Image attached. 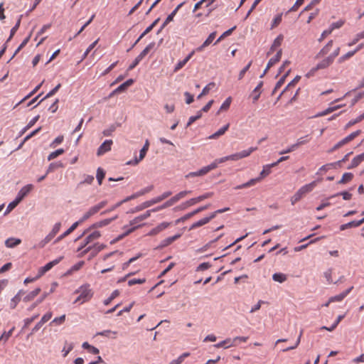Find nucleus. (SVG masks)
<instances>
[{
	"label": "nucleus",
	"mask_w": 364,
	"mask_h": 364,
	"mask_svg": "<svg viewBox=\"0 0 364 364\" xmlns=\"http://www.w3.org/2000/svg\"><path fill=\"white\" fill-rule=\"evenodd\" d=\"M75 294H79V296L76 298L74 301V304L80 302V304H83L86 301H88L93 296V291L90 288L89 284H84L80 287L75 291Z\"/></svg>",
	"instance_id": "f257e3e1"
},
{
	"label": "nucleus",
	"mask_w": 364,
	"mask_h": 364,
	"mask_svg": "<svg viewBox=\"0 0 364 364\" xmlns=\"http://www.w3.org/2000/svg\"><path fill=\"white\" fill-rule=\"evenodd\" d=\"M191 193V191H181L178 193H177L176 195H175L174 196H173L171 198H170L168 200L165 202L161 205H159L156 208H153L152 210L154 212H157V211H159L164 208H166L168 207H170V206L173 205L174 203H176L177 201H178L180 199H181L182 198L185 197L186 195H188Z\"/></svg>",
	"instance_id": "f03ea898"
},
{
	"label": "nucleus",
	"mask_w": 364,
	"mask_h": 364,
	"mask_svg": "<svg viewBox=\"0 0 364 364\" xmlns=\"http://www.w3.org/2000/svg\"><path fill=\"white\" fill-rule=\"evenodd\" d=\"M186 4V1H183L181 4H179L173 10V11L166 17L165 21L163 22L160 28L158 29L156 33L159 34L163 29L173 20L174 16L176 15L178 10Z\"/></svg>",
	"instance_id": "7ed1b4c3"
},
{
	"label": "nucleus",
	"mask_w": 364,
	"mask_h": 364,
	"mask_svg": "<svg viewBox=\"0 0 364 364\" xmlns=\"http://www.w3.org/2000/svg\"><path fill=\"white\" fill-rule=\"evenodd\" d=\"M63 259V257L60 256V257H58L57 259L48 262L43 267H41L38 270L37 277H42L45 273H46L47 272L50 270L55 265L58 264Z\"/></svg>",
	"instance_id": "20e7f679"
},
{
	"label": "nucleus",
	"mask_w": 364,
	"mask_h": 364,
	"mask_svg": "<svg viewBox=\"0 0 364 364\" xmlns=\"http://www.w3.org/2000/svg\"><path fill=\"white\" fill-rule=\"evenodd\" d=\"M101 233L100 231L95 230L89 235H87L84 240L83 242L77 248V252L81 251L84 247H85L88 244L92 242L94 240H97L100 237Z\"/></svg>",
	"instance_id": "39448f33"
},
{
	"label": "nucleus",
	"mask_w": 364,
	"mask_h": 364,
	"mask_svg": "<svg viewBox=\"0 0 364 364\" xmlns=\"http://www.w3.org/2000/svg\"><path fill=\"white\" fill-rule=\"evenodd\" d=\"M52 317V313L48 312L46 314H44L40 321H38L35 326L32 328L31 332L28 335V337L31 336L32 334L35 333L38 331L40 330V328L43 326V325L46 323L48 321H49Z\"/></svg>",
	"instance_id": "423d86ee"
},
{
	"label": "nucleus",
	"mask_w": 364,
	"mask_h": 364,
	"mask_svg": "<svg viewBox=\"0 0 364 364\" xmlns=\"http://www.w3.org/2000/svg\"><path fill=\"white\" fill-rule=\"evenodd\" d=\"M160 18H156L154 20L144 31V32L139 36V37L136 40V41L132 45V46L127 50V52H129L139 41L140 40L144 38L147 33H149L159 22Z\"/></svg>",
	"instance_id": "0eeeda50"
},
{
	"label": "nucleus",
	"mask_w": 364,
	"mask_h": 364,
	"mask_svg": "<svg viewBox=\"0 0 364 364\" xmlns=\"http://www.w3.org/2000/svg\"><path fill=\"white\" fill-rule=\"evenodd\" d=\"M60 227V223H56L54 225L51 232L41 242V247H43L46 244L49 242L55 237V235L59 232Z\"/></svg>",
	"instance_id": "6e6552de"
},
{
	"label": "nucleus",
	"mask_w": 364,
	"mask_h": 364,
	"mask_svg": "<svg viewBox=\"0 0 364 364\" xmlns=\"http://www.w3.org/2000/svg\"><path fill=\"white\" fill-rule=\"evenodd\" d=\"M153 188H154L153 185L149 186L134 193V194H132L129 196H127V198L123 199V202H128L131 200L135 199L141 196H143V195L150 192L151 191L153 190Z\"/></svg>",
	"instance_id": "1a4fd4ad"
},
{
	"label": "nucleus",
	"mask_w": 364,
	"mask_h": 364,
	"mask_svg": "<svg viewBox=\"0 0 364 364\" xmlns=\"http://www.w3.org/2000/svg\"><path fill=\"white\" fill-rule=\"evenodd\" d=\"M112 144H113L112 140L106 139L97 149V155L99 156H102L106 152L110 151Z\"/></svg>",
	"instance_id": "9d476101"
},
{
	"label": "nucleus",
	"mask_w": 364,
	"mask_h": 364,
	"mask_svg": "<svg viewBox=\"0 0 364 364\" xmlns=\"http://www.w3.org/2000/svg\"><path fill=\"white\" fill-rule=\"evenodd\" d=\"M157 203L156 201V199L155 198H152L149 200H146L144 203H142L141 204L136 206L135 208L131 209L128 213H136V212H139V211H141L146 208H149L150 206H151L152 205L154 204H156Z\"/></svg>",
	"instance_id": "9b49d317"
},
{
	"label": "nucleus",
	"mask_w": 364,
	"mask_h": 364,
	"mask_svg": "<svg viewBox=\"0 0 364 364\" xmlns=\"http://www.w3.org/2000/svg\"><path fill=\"white\" fill-rule=\"evenodd\" d=\"M264 85L263 81L259 82L257 85L255 87L252 92L250 95V97L252 99V102L255 103L258 101L260 95L262 93V87Z\"/></svg>",
	"instance_id": "f8f14e48"
},
{
	"label": "nucleus",
	"mask_w": 364,
	"mask_h": 364,
	"mask_svg": "<svg viewBox=\"0 0 364 364\" xmlns=\"http://www.w3.org/2000/svg\"><path fill=\"white\" fill-rule=\"evenodd\" d=\"M171 225V223L168 222H163L159 224L156 227L154 228L151 230V231L148 233L149 235H156L163 231L164 230L168 228Z\"/></svg>",
	"instance_id": "ddd939ff"
},
{
	"label": "nucleus",
	"mask_w": 364,
	"mask_h": 364,
	"mask_svg": "<svg viewBox=\"0 0 364 364\" xmlns=\"http://www.w3.org/2000/svg\"><path fill=\"white\" fill-rule=\"evenodd\" d=\"M91 247L92 250L88 257L89 260L95 257L100 251L106 248L107 245L104 244L100 245L99 243H95L94 245H91Z\"/></svg>",
	"instance_id": "4468645a"
},
{
	"label": "nucleus",
	"mask_w": 364,
	"mask_h": 364,
	"mask_svg": "<svg viewBox=\"0 0 364 364\" xmlns=\"http://www.w3.org/2000/svg\"><path fill=\"white\" fill-rule=\"evenodd\" d=\"M151 213H154L152 210V209L146 211L144 214L139 215V216L136 217L135 218H134L133 220H132L129 222V225L132 226V225H134L139 223V222H141L144 220H146V218L150 217Z\"/></svg>",
	"instance_id": "2eb2a0df"
},
{
	"label": "nucleus",
	"mask_w": 364,
	"mask_h": 364,
	"mask_svg": "<svg viewBox=\"0 0 364 364\" xmlns=\"http://www.w3.org/2000/svg\"><path fill=\"white\" fill-rule=\"evenodd\" d=\"M353 287H350L341 294L331 296L329 299V302L341 301L347 295L352 291Z\"/></svg>",
	"instance_id": "dca6fc26"
},
{
	"label": "nucleus",
	"mask_w": 364,
	"mask_h": 364,
	"mask_svg": "<svg viewBox=\"0 0 364 364\" xmlns=\"http://www.w3.org/2000/svg\"><path fill=\"white\" fill-rule=\"evenodd\" d=\"M78 223H74L65 232H64L62 235L58 236L55 240L54 241V243L56 244L59 242L61 240H63L64 237L70 235L71 232H73L77 227H78Z\"/></svg>",
	"instance_id": "f3484780"
},
{
	"label": "nucleus",
	"mask_w": 364,
	"mask_h": 364,
	"mask_svg": "<svg viewBox=\"0 0 364 364\" xmlns=\"http://www.w3.org/2000/svg\"><path fill=\"white\" fill-rule=\"evenodd\" d=\"M208 172H210V171H209L208 166H206L203 167L202 168H200V170H198L197 171L188 173L187 175H186L185 177L186 178H189L191 177L202 176L207 174Z\"/></svg>",
	"instance_id": "a211bd4d"
},
{
	"label": "nucleus",
	"mask_w": 364,
	"mask_h": 364,
	"mask_svg": "<svg viewBox=\"0 0 364 364\" xmlns=\"http://www.w3.org/2000/svg\"><path fill=\"white\" fill-rule=\"evenodd\" d=\"M364 161V153H362L353 159L350 164L347 167L348 169H352L357 167L362 161Z\"/></svg>",
	"instance_id": "6ab92c4d"
},
{
	"label": "nucleus",
	"mask_w": 364,
	"mask_h": 364,
	"mask_svg": "<svg viewBox=\"0 0 364 364\" xmlns=\"http://www.w3.org/2000/svg\"><path fill=\"white\" fill-rule=\"evenodd\" d=\"M98 213L97 210V208H95L94 206L91 207L88 211H87L82 217L78 220L76 221V223H78V225L81 224L82 222L87 220L88 218H90L91 216L94 215Z\"/></svg>",
	"instance_id": "aec40b11"
},
{
	"label": "nucleus",
	"mask_w": 364,
	"mask_h": 364,
	"mask_svg": "<svg viewBox=\"0 0 364 364\" xmlns=\"http://www.w3.org/2000/svg\"><path fill=\"white\" fill-rule=\"evenodd\" d=\"M134 80L133 79H129L126 80L124 82L118 86L114 90V92H123L127 90L129 87H130Z\"/></svg>",
	"instance_id": "412c9836"
},
{
	"label": "nucleus",
	"mask_w": 364,
	"mask_h": 364,
	"mask_svg": "<svg viewBox=\"0 0 364 364\" xmlns=\"http://www.w3.org/2000/svg\"><path fill=\"white\" fill-rule=\"evenodd\" d=\"M33 186L32 184L26 185L21 188L18 192L17 196H18L21 199H23L33 190Z\"/></svg>",
	"instance_id": "4be33fe9"
},
{
	"label": "nucleus",
	"mask_w": 364,
	"mask_h": 364,
	"mask_svg": "<svg viewBox=\"0 0 364 364\" xmlns=\"http://www.w3.org/2000/svg\"><path fill=\"white\" fill-rule=\"evenodd\" d=\"M121 123L119 122H115L114 124H112L109 126L108 128L105 129L102 132V134L105 136H110L112 135V133L116 130L117 127H121Z\"/></svg>",
	"instance_id": "5701e85b"
},
{
	"label": "nucleus",
	"mask_w": 364,
	"mask_h": 364,
	"mask_svg": "<svg viewBox=\"0 0 364 364\" xmlns=\"http://www.w3.org/2000/svg\"><path fill=\"white\" fill-rule=\"evenodd\" d=\"M282 49H279L277 53H276V55L269 59V60L268 61L267 63V69H269L271 67H272L274 65H275L277 63H278L281 58H282Z\"/></svg>",
	"instance_id": "b1692460"
},
{
	"label": "nucleus",
	"mask_w": 364,
	"mask_h": 364,
	"mask_svg": "<svg viewBox=\"0 0 364 364\" xmlns=\"http://www.w3.org/2000/svg\"><path fill=\"white\" fill-rule=\"evenodd\" d=\"M229 127H230L229 123L224 125L223 127H221L220 129H218L216 132H215L212 135L209 136L208 139H215L220 137V136L223 135L226 132V131L228 130Z\"/></svg>",
	"instance_id": "393cba45"
},
{
	"label": "nucleus",
	"mask_w": 364,
	"mask_h": 364,
	"mask_svg": "<svg viewBox=\"0 0 364 364\" xmlns=\"http://www.w3.org/2000/svg\"><path fill=\"white\" fill-rule=\"evenodd\" d=\"M21 243V240L18 238L9 237L5 240V245L8 248H14Z\"/></svg>",
	"instance_id": "a878e982"
},
{
	"label": "nucleus",
	"mask_w": 364,
	"mask_h": 364,
	"mask_svg": "<svg viewBox=\"0 0 364 364\" xmlns=\"http://www.w3.org/2000/svg\"><path fill=\"white\" fill-rule=\"evenodd\" d=\"M360 130H357L355 132H352L351 134L343 138L342 140L339 141L340 144L342 146H344L345 144H348V142L354 139L356 136H358L360 134Z\"/></svg>",
	"instance_id": "bb28decb"
},
{
	"label": "nucleus",
	"mask_w": 364,
	"mask_h": 364,
	"mask_svg": "<svg viewBox=\"0 0 364 364\" xmlns=\"http://www.w3.org/2000/svg\"><path fill=\"white\" fill-rule=\"evenodd\" d=\"M141 226V225H138L134 226L132 228H128L127 225H124V229H126L125 232L123 234L119 235L117 238H115V240L119 241V240L123 239L124 237H126L128 235H129L130 233L133 232L135 230H136L137 228H139Z\"/></svg>",
	"instance_id": "cd10ccee"
},
{
	"label": "nucleus",
	"mask_w": 364,
	"mask_h": 364,
	"mask_svg": "<svg viewBox=\"0 0 364 364\" xmlns=\"http://www.w3.org/2000/svg\"><path fill=\"white\" fill-rule=\"evenodd\" d=\"M284 39V36L282 34H279L274 41L272 45L270 47L269 51L267 53V55H269L271 53H272L276 48L281 46L282 42Z\"/></svg>",
	"instance_id": "c85d7f7f"
},
{
	"label": "nucleus",
	"mask_w": 364,
	"mask_h": 364,
	"mask_svg": "<svg viewBox=\"0 0 364 364\" xmlns=\"http://www.w3.org/2000/svg\"><path fill=\"white\" fill-rule=\"evenodd\" d=\"M333 41H329L327 44L318 52V53L316 55V58H318L321 56L326 55L331 49L333 46Z\"/></svg>",
	"instance_id": "c756f323"
},
{
	"label": "nucleus",
	"mask_w": 364,
	"mask_h": 364,
	"mask_svg": "<svg viewBox=\"0 0 364 364\" xmlns=\"http://www.w3.org/2000/svg\"><path fill=\"white\" fill-rule=\"evenodd\" d=\"M274 166H276V164H273V163L264 166L263 169L262 170V171L260 172L259 176V178H260V180L262 178L266 177L267 176H268L271 173V168Z\"/></svg>",
	"instance_id": "7c9ffc66"
},
{
	"label": "nucleus",
	"mask_w": 364,
	"mask_h": 364,
	"mask_svg": "<svg viewBox=\"0 0 364 364\" xmlns=\"http://www.w3.org/2000/svg\"><path fill=\"white\" fill-rule=\"evenodd\" d=\"M41 291V289L40 287L36 288L33 291L26 295V296L23 299V301L28 302L33 300Z\"/></svg>",
	"instance_id": "2f4dec72"
},
{
	"label": "nucleus",
	"mask_w": 364,
	"mask_h": 364,
	"mask_svg": "<svg viewBox=\"0 0 364 364\" xmlns=\"http://www.w3.org/2000/svg\"><path fill=\"white\" fill-rule=\"evenodd\" d=\"M235 346H236V343H234V342H232V339L231 338H227V339H225L224 341H222L218 343L214 346L215 348L225 347V348H228L229 347Z\"/></svg>",
	"instance_id": "473e14b6"
},
{
	"label": "nucleus",
	"mask_w": 364,
	"mask_h": 364,
	"mask_svg": "<svg viewBox=\"0 0 364 364\" xmlns=\"http://www.w3.org/2000/svg\"><path fill=\"white\" fill-rule=\"evenodd\" d=\"M291 70H289L276 83L272 92V95H274L277 90H279L282 85L284 83L285 79L287 77V75L289 74Z\"/></svg>",
	"instance_id": "72a5a7b5"
},
{
	"label": "nucleus",
	"mask_w": 364,
	"mask_h": 364,
	"mask_svg": "<svg viewBox=\"0 0 364 364\" xmlns=\"http://www.w3.org/2000/svg\"><path fill=\"white\" fill-rule=\"evenodd\" d=\"M343 107V105H336V106H331V107H329L328 108H327L326 109H325L324 111L321 112H319L318 113L316 117H321V116H324V115H326L329 113H331L336 110H337L338 109L341 108Z\"/></svg>",
	"instance_id": "f704fd0d"
},
{
	"label": "nucleus",
	"mask_w": 364,
	"mask_h": 364,
	"mask_svg": "<svg viewBox=\"0 0 364 364\" xmlns=\"http://www.w3.org/2000/svg\"><path fill=\"white\" fill-rule=\"evenodd\" d=\"M61 87V85L60 84H58L53 89H52L43 98H42L34 107H37L39 104H41L43 100H45L47 98H49L52 96H53L58 91V90Z\"/></svg>",
	"instance_id": "c9c22d12"
},
{
	"label": "nucleus",
	"mask_w": 364,
	"mask_h": 364,
	"mask_svg": "<svg viewBox=\"0 0 364 364\" xmlns=\"http://www.w3.org/2000/svg\"><path fill=\"white\" fill-rule=\"evenodd\" d=\"M333 63V61L331 60V58L328 56L317 64V68H321V70L325 69L330 66Z\"/></svg>",
	"instance_id": "e433bc0d"
},
{
	"label": "nucleus",
	"mask_w": 364,
	"mask_h": 364,
	"mask_svg": "<svg viewBox=\"0 0 364 364\" xmlns=\"http://www.w3.org/2000/svg\"><path fill=\"white\" fill-rule=\"evenodd\" d=\"M82 348L87 350L90 353H91L92 354H94V355H97V354L100 353V350L97 348H96L93 346H91L87 342H84L82 344Z\"/></svg>",
	"instance_id": "4c0bfd02"
},
{
	"label": "nucleus",
	"mask_w": 364,
	"mask_h": 364,
	"mask_svg": "<svg viewBox=\"0 0 364 364\" xmlns=\"http://www.w3.org/2000/svg\"><path fill=\"white\" fill-rule=\"evenodd\" d=\"M40 115H36L28 123V124L22 129V130L20 132V135H22L24 134L28 129L31 128L39 119Z\"/></svg>",
	"instance_id": "58836bf2"
},
{
	"label": "nucleus",
	"mask_w": 364,
	"mask_h": 364,
	"mask_svg": "<svg viewBox=\"0 0 364 364\" xmlns=\"http://www.w3.org/2000/svg\"><path fill=\"white\" fill-rule=\"evenodd\" d=\"M287 279V277L285 274L284 273H281V272H277V273H274L273 275H272V279L274 281V282H277L279 283H283Z\"/></svg>",
	"instance_id": "ea45409f"
},
{
	"label": "nucleus",
	"mask_w": 364,
	"mask_h": 364,
	"mask_svg": "<svg viewBox=\"0 0 364 364\" xmlns=\"http://www.w3.org/2000/svg\"><path fill=\"white\" fill-rule=\"evenodd\" d=\"M257 149V147H250L247 150H243L242 151L237 152L238 159H241L250 156Z\"/></svg>",
	"instance_id": "a19ab883"
},
{
	"label": "nucleus",
	"mask_w": 364,
	"mask_h": 364,
	"mask_svg": "<svg viewBox=\"0 0 364 364\" xmlns=\"http://www.w3.org/2000/svg\"><path fill=\"white\" fill-rule=\"evenodd\" d=\"M14 329L15 327L13 326L9 331H4L0 337V343L3 342V343L4 344L8 341L9 337L11 336Z\"/></svg>",
	"instance_id": "79ce46f5"
},
{
	"label": "nucleus",
	"mask_w": 364,
	"mask_h": 364,
	"mask_svg": "<svg viewBox=\"0 0 364 364\" xmlns=\"http://www.w3.org/2000/svg\"><path fill=\"white\" fill-rule=\"evenodd\" d=\"M43 83V81L41 82L40 84H38L36 87L30 92L26 96H25L18 103H17L16 106L19 104L22 103L23 101L26 100L27 99L31 97L42 86Z\"/></svg>",
	"instance_id": "37998d69"
},
{
	"label": "nucleus",
	"mask_w": 364,
	"mask_h": 364,
	"mask_svg": "<svg viewBox=\"0 0 364 364\" xmlns=\"http://www.w3.org/2000/svg\"><path fill=\"white\" fill-rule=\"evenodd\" d=\"M215 86L214 82L208 83L205 87H203L202 92L197 96V99H200L203 96L206 95L211 88Z\"/></svg>",
	"instance_id": "c03bdc74"
},
{
	"label": "nucleus",
	"mask_w": 364,
	"mask_h": 364,
	"mask_svg": "<svg viewBox=\"0 0 364 364\" xmlns=\"http://www.w3.org/2000/svg\"><path fill=\"white\" fill-rule=\"evenodd\" d=\"M149 140H146L145 144H144L143 147L139 151V160H142L145 157L146 152L149 149Z\"/></svg>",
	"instance_id": "a18cd8bd"
},
{
	"label": "nucleus",
	"mask_w": 364,
	"mask_h": 364,
	"mask_svg": "<svg viewBox=\"0 0 364 364\" xmlns=\"http://www.w3.org/2000/svg\"><path fill=\"white\" fill-rule=\"evenodd\" d=\"M236 28V26H233L230 28V29L225 31L214 43V45L218 44L219 42H220L223 39H224L225 37L229 36L232 34V31Z\"/></svg>",
	"instance_id": "49530a36"
},
{
	"label": "nucleus",
	"mask_w": 364,
	"mask_h": 364,
	"mask_svg": "<svg viewBox=\"0 0 364 364\" xmlns=\"http://www.w3.org/2000/svg\"><path fill=\"white\" fill-rule=\"evenodd\" d=\"M323 237H316L314 240H311L309 242L306 243V244H304V245H300V246H298V247H294V251L295 252H299V251H301L305 248H306L310 244H313V243H315L318 241H319L321 238H323Z\"/></svg>",
	"instance_id": "de8ad7c7"
},
{
	"label": "nucleus",
	"mask_w": 364,
	"mask_h": 364,
	"mask_svg": "<svg viewBox=\"0 0 364 364\" xmlns=\"http://www.w3.org/2000/svg\"><path fill=\"white\" fill-rule=\"evenodd\" d=\"M342 196L343 197V199L345 200H350L352 197V194L350 193L348 191H341V192H339V193H337L334 195H332L330 197H328V198H335L336 196Z\"/></svg>",
	"instance_id": "09e8293b"
},
{
	"label": "nucleus",
	"mask_w": 364,
	"mask_h": 364,
	"mask_svg": "<svg viewBox=\"0 0 364 364\" xmlns=\"http://www.w3.org/2000/svg\"><path fill=\"white\" fill-rule=\"evenodd\" d=\"M207 223H208V219L205 217V218L199 220L198 221L193 223L192 225L190 227L189 230H191L196 229V228L203 226Z\"/></svg>",
	"instance_id": "8fccbe9b"
},
{
	"label": "nucleus",
	"mask_w": 364,
	"mask_h": 364,
	"mask_svg": "<svg viewBox=\"0 0 364 364\" xmlns=\"http://www.w3.org/2000/svg\"><path fill=\"white\" fill-rule=\"evenodd\" d=\"M105 176V171L100 167L97 169L96 178L99 185H101Z\"/></svg>",
	"instance_id": "3c124183"
},
{
	"label": "nucleus",
	"mask_w": 364,
	"mask_h": 364,
	"mask_svg": "<svg viewBox=\"0 0 364 364\" xmlns=\"http://www.w3.org/2000/svg\"><path fill=\"white\" fill-rule=\"evenodd\" d=\"M62 166H63V164L60 161L53 162V163L50 164V165L48 166V167L46 170V173H50L53 172L55 169H57Z\"/></svg>",
	"instance_id": "603ef678"
},
{
	"label": "nucleus",
	"mask_w": 364,
	"mask_h": 364,
	"mask_svg": "<svg viewBox=\"0 0 364 364\" xmlns=\"http://www.w3.org/2000/svg\"><path fill=\"white\" fill-rule=\"evenodd\" d=\"M119 291L118 289H116L114 291H112V293L111 294V295L104 301V304L105 306H107L109 305L111 301L114 299L116 297H117L119 295Z\"/></svg>",
	"instance_id": "864d4df0"
},
{
	"label": "nucleus",
	"mask_w": 364,
	"mask_h": 364,
	"mask_svg": "<svg viewBox=\"0 0 364 364\" xmlns=\"http://www.w3.org/2000/svg\"><path fill=\"white\" fill-rule=\"evenodd\" d=\"M202 117V113L201 111H198L195 116H191L189 117L188 121L186 125V128L190 127L193 122H195L196 120L199 119Z\"/></svg>",
	"instance_id": "5fc2aeb1"
},
{
	"label": "nucleus",
	"mask_w": 364,
	"mask_h": 364,
	"mask_svg": "<svg viewBox=\"0 0 364 364\" xmlns=\"http://www.w3.org/2000/svg\"><path fill=\"white\" fill-rule=\"evenodd\" d=\"M49 293L44 292L43 295L36 300L35 303H33L29 308V311H32L34 308H36L39 304H41L48 296Z\"/></svg>",
	"instance_id": "6e6d98bb"
},
{
	"label": "nucleus",
	"mask_w": 364,
	"mask_h": 364,
	"mask_svg": "<svg viewBox=\"0 0 364 364\" xmlns=\"http://www.w3.org/2000/svg\"><path fill=\"white\" fill-rule=\"evenodd\" d=\"M64 152H65V151L63 149H58L51 152L48 155V160L51 161V160L55 159L56 157H58V156L63 154Z\"/></svg>",
	"instance_id": "4d7b16f0"
},
{
	"label": "nucleus",
	"mask_w": 364,
	"mask_h": 364,
	"mask_svg": "<svg viewBox=\"0 0 364 364\" xmlns=\"http://www.w3.org/2000/svg\"><path fill=\"white\" fill-rule=\"evenodd\" d=\"M196 203H198L196 198H191L190 200H186V202L183 203L181 205L180 208H181V209H186V208H188L189 206H192Z\"/></svg>",
	"instance_id": "13d9d810"
},
{
	"label": "nucleus",
	"mask_w": 364,
	"mask_h": 364,
	"mask_svg": "<svg viewBox=\"0 0 364 364\" xmlns=\"http://www.w3.org/2000/svg\"><path fill=\"white\" fill-rule=\"evenodd\" d=\"M282 13L278 14L272 20V25H271V29L275 28L277 26L282 20Z\"/></svg>",
	"instance_id": "bf43d9fd"
},
{
	"label": "nucleus",
	"mask_w": 364,
	"mask_h": 364,
	"mask_svg": "<svg viewBox=\"0 0 364 364\" xmlns=\"http://www.w3.org/2000/svg\"><path fill=\"white\" fill-rule=\"evenodd\" d=\"M232 102V98L230 97H228L222 104V105L220 107L219 111L218 112V114L220 112V111L223 110H227L229 109L230 104Z\"/></svg>",
	"instance_id": "052dcab7"
},
{
	"label": "nucleus",
	"mask_w": 364,
	"mask_h": 364,
	"mask_svg": "<svg viewBox=\"0 0 364 364\" xmlns=\"http://www.w3.org/2000/svg\"><path fill=\"white\" fill-rule=\"evenodd\" d=\"M316 186V181H313L309 184H306L301 187V189L304 191V193L306 194L309 192H311L314 188Z\"/></svg>",
	"instance_id": "680f3d73"
},
{
	"label": "nucleus",
	"mask_w": 364,
	"mask_h": 364,
	"mask_svg": "<svg viewBox=\"0 0 364 364\" xmlns=\"http://www.w3.org/2000/svg\"><path fill=\"white\" fill-rule=\"evenodd\" d=\"M117 218V215H115L113 218H107V219H105V220H100V221L97 222L98 227L99 228H102L104 226L108 225L111 222H112L113 220H114Z\"/></svg>",
	"instance_id": "e2e57ef3"
},
{
	"label": "nucleus",
	"mask_w": 364,
	"mask_h": 364,
	"mask_svg": "<svg viewBox=\"0 0 364 364\" xmlns=\"http://www.w3.org/2000/svg\"><path fill=\"white\" fill-rule=\"evenodd\" d=\"M85 262L84 261H80L78 262L77 263H76L75 264H74L70 269H69L66 274H70L71 272H75V271H77L79 270L83 265H84Z\"/></svg>",
	"instance_id": "0e129e2a"
},
{
	"label": "nucleus",
	"mask_w": 364,
	"mask_h": 364,
	"mask_svg": "<svg viewBox=\"0 0 364 364\" xmlns=\"http://www.w3.org/2000/svg\"><path fill=\"white\" fill-rule=\"evenodd\" d=\"M38 316V314L34 315L31 318H27L23 320V326L22 327L21 331H23L26 328H27L35 319H36Z\"/></svg>",
	"instance_id": "69168bd1"
},
{
	"label": "nucleus",
	"mask_w": 364,
	"mask_h": 364,
	"mask_svg": "<svg viewBox=\"0 0 364 364\" xmlns=\"http://www.w3.org/2000/svg\"><path fill=\"white\" fill-rule=\"evenodd\" d=\"M357 228L355 220H352L348 223L343 224L340 226V230L343 231L348 228Z\"/></svg>",
	"instance_id": "338daca9"
},
{
	"label": "nucleus",
	"mask_w": 364,
	"mask_h": 364,
	"mask_svg": "<svg viewBox=\"0 0 364 364\" xmlns=\"http://www.w3.org/2000/svg\"><path fill=\"white\" fill-rule=\"evenodd\" d=\"M344 23L345 21L341 19L336 22H333V23H331L329 28L333 31L334 29L340 28L341 27H342L344 25Z\"/></svg>",
	"instance_id": "774afa93"
}]
</instances>
